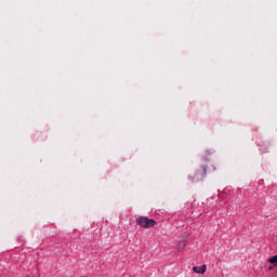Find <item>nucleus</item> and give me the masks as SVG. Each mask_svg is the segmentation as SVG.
<instances>
[{
    "label": "nucleus",
    "instance_id": "nucleus-3",
    "mask_svg": "<svg viewBox=\"0 0 277 277\" xmlns=\"http://www.w3.org/2000/svg\"><path fill=\"white\" fill-rule=\"evenodd\" d=\"M193 271L195 274H205V272H207V265L194 266Z\"/></svg>",
    "mask_w": 277,
    "mask_h": 277
},
{
    "label": "nucleus",
    "instance_id": "nucleus-6",
    "mask_svg": "<svg viewBox=\"0 0 277 277\" xmlns=\"http://www.w3.org/2000/svg\"><path fill=\"white\" fill-rule=\"evenodd\" d=\"M268 269H274V266H269Z\"/></svg>",
    "mask_w": 277,
    "mask_h": 277
},
{
    "label": "nucleus",
    "instance_id": "nucleus-2",
    "mask_svg": "<svg viewBox=\"0 0 277 277\" xmlns=\"http://www.w3.org/2000/svg\"><path fill=\"white\" fill-rule=\"evenodd\" d=\"M206 175H207V167H201V169L198 170L196 173V180L200 181L205 179Z\"/></svg>",
    "mask_w": 277,
    "mask_h": 277
},
{
    "label": "nucleus",
    "instance_id": "nucleus-4",
    "mask_svg": "<svg viewBox=\"0 0 277 277\" xmlns=\"http://www.w3.org/2000/svg\"><path fill=\"white\" fill-rule=\"evenodd\" d=\"M268 263H271L272 265H274V267H277V254L273 255L269 260Z\"/></svg>",
    "mask_w": 277,
    "mask_h": 277
},
{
    "label": "nucleus",
    "instance_id": "nucleus-1",
    "mask_svg": "<svg viewBox=\"0 0 277 277\" xmlns=\"http://www.w3.org/2000/svg\"><path fill=\"white\" fill-rule=\"evenodd\" d=\"M136 224L141 228H155L157 221L148 219L147 216H138L136 217Z\"/></svg>",
    "mask_w": 277,
    "mask_h": 277
},
{
    "label": "nucleus",
    "instance_id": "nucleus-5",
    "mask_svg": "<svg viewBox=\"0 0 277 277\" xmlns=\"http://www.w3.org/2000/svg\"><path fill=\"white\" fill-rule=\"evenodd\" d=\"M187 246V241L185 240H182L180 243H179V248H185Z\"/></svg>",
    "mask_w": 277,
    "mask_h": 277
}]
</instances>
